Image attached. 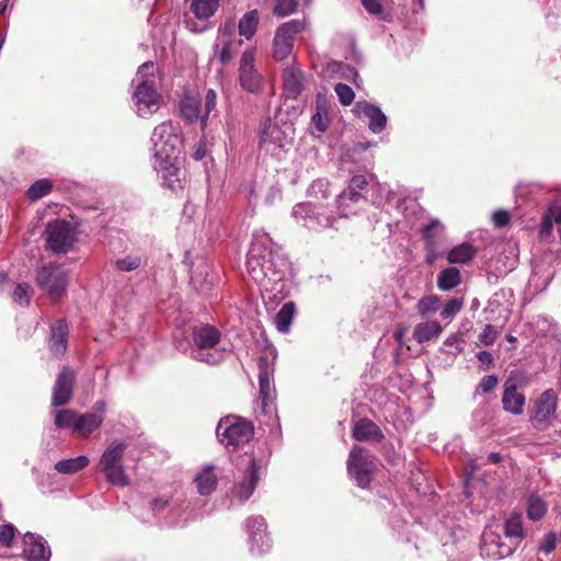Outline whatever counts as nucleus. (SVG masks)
<instances>
[{
	"mask_svg": "<svg viewBox=\"0 0 561 561\" xmlns=\"http://www.w3.org/2000/svg\"><path fill=\"white\" fill-rule=\"evenodd\" d=\"M273 241L264 231H255L247 259V273L262 295L282 291L284 273L274 260Z\"/></svg>",
	"mask_w": 561,
	"mask_h": 561,
	"instance_id": "1",
	"label": "nucleus"
},
{
	"mask_svg": "<svg viewBox=\"0 0 561 561\" xmlns=\"http://www.w3.org/2000/svg\"><path fill=\"white\" fill-rule=\"evenodd\" d=\"M221 333L213 325L201 324L194 327L191 341L178 344V350L191 358L217 365L226 357V348L220 345Z\"/></svg>",
	"mask_w": 561,
	"mask_h": 561,
	"instance_id": "2",
	"label": "nucleus"
},
{
	"mask_svg": "<svg viewBox=\"0 0 561 561\" xmlns=\"http://www.w3.org/2000/svg\"><path fill=\"white\" fill-rule=\"evenodd\" d=\"M153 169L162 184L171 191L182 187L183 150L182 142H154Z\"/></svg>",
	"mask_w": 561,
	"mask_h": 561,
	"instance_id": "3",
	"label": "nucleus"
},
{
	"mask_svg": "<svg viewBox=\"0 0 561 561\" xmlns=\"http://www.w3.org/2000/svg\"><path fill=\"white\" fill-rule=\"evenodd\" d=\"M371 190L376 191V196H371L370 201L375 205H381L388 199V190L379 184H373ZM369 182L365 175H354L350 182L347 188L341 192L335 199V207L340 210V216H350L354 214V204L362 201L369 199Z\"/></svg>",
	"mask_w": 561,
	"mask_h": 561,
	"instance_id": "4",
	"label": "nucleus"
},
{
	"mask_svg": "<svg viewBox=\"0 0 561 561\" xmlns=\"http://www.w3.org/2000/svg\"><path fill=\"white\" fill-rule=\"evenodd\" d=\"M291 216L298 224L311 231L334 228L340 216V210L335 204L324 205L316 202H302L293 207Z\"/></svg>",
	"mask_w": 561,
	"mask_h": 561,
	"instance_id": "5",
	"label": "nucleus"
},
{
	"mask_svg": "<svg viewBox=\"0 0 561 561\" xmlns=\"http://www.w3.org/2000/svg\"><path fill=\"white\" fill-rule=\"evenodd\" d=\"M126 448L127 446L122 442L111 443L102 453L96 466L108 483L122 488L130 484V479L123 465Z\"/></svg>",
	"mask_w": 561,
	"mask_h": 561,
	"instance_id": "6",
	"label": "nucleus"
},
{
	"mask_svg": "<svg viewBox=\"0 0 561 561\" xmlns=\"http://www.w3.org/2000/svg\"><path fill=\"white\" fill-rule=\"evenodd\" d=\"M216 434L219 442L227 448H238L251 440L254 435V427L242 417L228 415L218 422Z\"/></svg>",
	"mask_w": 561,
	"mask_h": 561,
	"instance_id": "7",
	"label": "nucleus"
},
{
	"mask_svg": "<svg viewBox=\"0 0 561 561\" xmlns=\"http://www.w3.org/2000/svg\"><path fill=\"white\" fill-rule=\"evenodd\" d=\"M259 366V386L260 394L256 403L257 409L265 415H272L275 412L276 391L274 386V363L267 356H260Z\"/></svg>",
	"mask_w": 561,
	"mask_h": 561,
	"instance_id": "8",
	"label": "nucleus"
},
{
	"mask_svg": "<svg viewBox=\"0 0 561 561\" xmlns=\"http://www.w3.org/2000/svg\"><path fill=\"white\" fill-rule=\"evenodd\" d=\"M36 283L53 300H58L66 293L68 273L60 265H44L37 270Z\"/></svg>",
	"mask_w": 561,
	"mask_h": 561,
	"instance_id": "9",
	"label": "nucleus"
},
{
	"mask_svg": "<svg viewBox=\"0 0 561 561\" xmlns=\"http://www.w3.org/2000/svg\"><path fill=\"white\" fill-rule=\"evenodd\" d=\"M375 469V457L365 453L362 447L354 446L347 459V471L359 488L369 485Z\"/></svg>",
	"mask_w": 561,
	"mask_h": 561,
	"instance_id": "10",
	"label": "nucleus"
},
{
	"mask_svg": "<svg viewBox=\"0 0 561 561\" xmlns=\"http://www.w3.org/2000/svg\"><path fill=\"white\" fill-rule=\"evenodd\" d=\"M304 30L305 22L297 19L278 26L273 39V57L276 60L287 58L293 51L295 36Z\"/></svg>",
	"mask_w": 561,
	"mask_h": 561,
	"instance_id": "11",
	"label": "nucleus"
},
{
	"mask_svg": "<svg viewBox=\"0 0 561 561\" xmlns=\"http://www.w3.org/2000/svg\"><path fill=\"white\" fill-rule=\"evenodd\" d=\"M45 236L47 248L57 254L67 253L76 239L75 229L65 220L49 222Z\"/></svg>",
	"mask_w": 561,
	"mask_h": 561,
	"instance_id": "12",
	"label": "nucleus"
},
{
	"mask_svg": "<svg viewBox=\"0 0 561 561\" xmlns=\"http://www.w3.org/2000/svg\"><path fill=\"white\" fill-rule=\"evenodd\" d=\"M259 480L260 468L256 466L254 458L249 456L242 477L234 482L230 491L231 504L245 502L253 494Z\"/></svg>",
	"mask_w": 561,
	"mask_h": 561,
	"instance_id": "13",
	"label": "nucleus"
},
{
	"mask_svg": "<svg viewBox=\"0 0 561 561\" xmlns=\"http://www.w3.org/2000/svg\"><path fill=\"white\" fill-rule=\"evenodd\" d=\"M133 100L139 116L146 117L154 113L161 101V96L156 89V82L153 80H142L138 83Z\"/></svg>",
	"mask_w": 561,
	"mask_h": 561,
	"instance_id": "14",
	"label": "nucleus"
},
{
	"mask_svg": "<svg viewBox=\"0 0 561 561\" xmlns=\"http://www.w3.org/2000/svg\"><path fill=\"white\" fill-rule=\"evenodd\" d=\"M514 542H506L500 534L486 528L482 534L480 553L483 558L500 560L511 556L515 550Z\"/></svg>",
	"mask_w": 561,
	"mask_h": 561,
	"instance_id": "15",
	"label": "nucleus"
},
{
	"mask_svg": "<svg viewBox=\"0 0 561 561\" xmlns=\"http://www.w3.org/2000/svg\"><path fill=\"white\" fill-rule=\"evenodd\" d=\"M255 50H245L240 59L239 81L242 89L256 93L262 88V76L255 69Z\"/></svg>",
	"mask_w": 561,
	"mask_h": 561,
	"instance_id": "16",
	"label": "nucleus"
},
{
	"mask_svg": "<svg viewBox=\"0 0 561 561\" xmlns=\"http://www.w3.org/2000/svg\"><path fill=\"white\" fill-rule=\"evenodd\" d=\"M249 535L250 551L252 554H263L271 548V539L266 534V524L263 517H250L245 522Z\"/></svg>",
	"mask_w": 561,
	"mask_h": 561,
	"instance_id": "17",
	"label": "nucleus"
},
{
	"mask_svg": "<svg viewBox=\"0 0 561 561\" xmlns=\"http://www.w3.org/2000/svg\"><path fill=\"white\" fill-rule=\"evenodd\" d=\"M558 396L552 389L546 390L535 402V410L531 416V422L536 427L541 426L550 417H552L557 410Z\"/></svg>",
	"mask_w": 561,
	"mask_h": 561,
	"instance_id": "18",
	"label": "nucleus"
},
{
	"mask_svg": "<svg viewBox=\"0 0 561 561\" xmlns=\"http://www.w3.org/2000/svg\"><path fill=\"white\" fill-rule=\"evenodd\" d=\"M73 383V370L69 367H64L55 382L51 404L58 407L68 403L72 396Z\"/></svg>",
	"mask_w": 561,
	"mask_h": 561,
	"instance_id": "19",
	"label": "nucleus"
},
{
	"mask_svg": "<svg viewBox=\"0 0 561 561\" xmlns=\"http://www.w3.org/2000/svg\"><path fill=\"white\" fill-rule=\"evenodd\" d=\"M23 556L27 561H48L50 549L42 537L27 533L24 536Z\"/></svg>",
	"mask_w": 561,
	"mask_h": 561,
	"instance_id": "20",
	"label": "nucleus"
},
{
	"mask_svg": "<svg viewBox=\"0 0 561 561\" xmlns=\"http://www.w3.org/2000/svg\"><path fill=\"white\" fill-rule=\"evenodd\" d=\"M370 142H352L351 147L344 148L341 156V164L353 163L357 169H368L371 165L366 152Z\"/></svg>",
	"mask_w": 561,
	"mask_h": 561,
	"instance_id": "21",
	"label": "nucleus"
},
{
	"mask_svg": "<svg viewBox=\"0 0 561 561\" xmlns=\"http://www.w3.org/2000/svg\"><path fill=\"white\" fill-rule=\"evenodd\" d=\"M305 87V76L300 68L290 66L284 69L283 88L287 98L297 99Z\"/></svg>",
	"mask_w": 561,
	"mask_h": 561,
	"instance_id": "22",
	"label": "nucleus"
},
{
	"mask_svg": "<svg viewBox=\"0 0 561 561\" xmlns=\"http://www.w3.org/2000/svg\"><path fill=\"white\" fill-rule=\"evenodd\" d=\"M194 483L201 495L206 496L211 494L218 484L215 467L211 465L201 467L195 474Z\"/></svg>",
	"mask_w": 561,
	"mask_h": 561,
	"instance_id": "23",
	"label": "nucleus"
},
{
	"mask_svg": "<svg viewBox=\"0 0 561 561\" xmlns=\"http://www.w3.org/2000/svg\"><path fill=\"white\" fill-rule=\"evenodd\" d=\"M68 325L64 320L55 321L50 327L49 350L55 356H61L67 350Z\"/></svg>",
	"mask_w": 561,
	"mask_h": 561,
	"instance_id": "24",
	"label": "nucleus"
},
{
	"mask_svg": "<svg viewBox=\"0 0 561 561\" xmlns=\"http://www.w3.org/2000/svg\"><path fill=\"white\" fill-rule=\"evenodd\" d=\"M502 403L506 412L519 415L524 411L525 396L517 390L515 383L507 381L504 386Z\"/></svg>",
	"mask_w": 561,
	"mask_h": 561,
	"instance_id": "25",
	"label": "nucleus"
},
{
	"mask_svg": "<svg viewBox=\"0 0 561 561\" xmlns=\"http://www.w3.org/2000/svg\"><path fill=\"white\" fill-rule=\"evenodd\" d=\"M353 436L359 442H379L383 438L380 428L368 419H360L355 423L353 427Z\"/></svg>",
	"mask_w": 561,
	"mask_h": 561,
	"instance_id": "26",
	"label": "nucleus"
},
{
	"mask_svg": "<svg viewBox=\"0 0 561 561\" xmlns=\"http://www.w3.org/2000/svg\"><path fill=\"white\" fill-rule=\"evenodd\" d=\"M103 416L96 413L77 414L75 432L83 438H88L103 422Z\"/></svg>",
	"mask_w": 561,
	"mask_h": 561,
	"instance_id": "27",
	"label": "nucleus"
},
{
	"mask_svg": "<svg viewBox=\"0 0 561 561\" xmlns=\"http://www.w3.org/2000/svg\"><path fill=\"white\" fill-rule=\"evenodd\" d=\"M191 280L202 295H210L215 277L209 273V266L206 263H202L192 271Z\"/></svg>",
	"mask_w": 561,
	"mask_h": 561,
	"instance_id": "28",
	"label": "nucleus"
},
{
	"mask_svg": "<svg viewBox=\"0 0 561 561\" xmlns=\"http://www.w3.org/2000/svg\"><path fill=\"white\" fill-rule=\"evenodd\" d=\"M360 112L368 118V126L375 134L382 131L387 125V116L376 105L364 103L359 105Z\"/></svg>",
	"mask_w": 561,
	"mask_h": 561,
	"instance_id": "29",
	"label": "nucleus"
},
{
	"mask_svg": "<svg viewBox=\"0 0 561 561\" xmlns=\"http://www.w3.org/2000/svg\"><path fill=\"white\" fill-rule=\"evenodd\" d=\"M180 110L183 117L188 122L201 121L205 125L204 116L201 111V100L194 95L185 94L180 101Z\"/></svg>",
	"mask_w": 561,
	"mask_h": 561,
	"instance_id": "30",
	"label": "nucleus"
},
{
	"mask_svg": "<svg viewBox=\"0 0 561 561\" xmlns=\"http://www.w3.org/2000/svg\"><path fill=\"white\" fill-rule=\"evenodd\" d=\"M548 512V503L538 493H531L526 500V513L528 519L533 522L540 520Z\"/></svg>",
	"mask_w": 561,
	"mask_h": 561,
	"instance_id": "31",
	"label": "nucleus"
},
{
	"mask_svg": "<svg viewBox=\"0 0 561 561\" xmlns=\"http://www.w3.org/2000/svg\"><path fill=\"white\" fill-rule=\"evenodd\" d=\"M443 331L442 325L437 321H426L415 325L413 337L419 343H425L433 339H437Z\"/></svg>",
	"mask_w": 561,
	"mask_h": 561,
	"instance_id": "32",
	"label": "nucleus"
},
{
	"mask_svg": "<svg viewBox=\"0 0 561 561\" xmlns=\"http://www.w3.org/2000/svg\"><path fill=\"white\" fill-rule=\"evenodd\" d=\"M477 251L468 242L454 247L447 252L446 259L450 264H467L473 260Z\"/></svg>",
	"mask_w": 561,
	"mask_h": 561,
	"instance_id": "33",
	"label": "nucleus"
},
{
	"mask_svg": "<svg viewBox=\"0 0 561 561\" xmlns=\"http://www.w3.org/2000/svg\"><path fill=\"white\" fill-rule=\"evenodd\" d=\"M504 535L508 542H514L515 548L524 536L520 514L511 515L504 524Z\"/></svg>",
	"mask_w": 561,
	"mask_h": 561,
	"instance_id": "34",
	"label": "nucleus"
},
{
	"mask_svg": "<svg viewBox=\"0 0 561 561\" xmlns=\"http://www.w3.org/2000/svg\"><path fill=\"white\" fill-rule=\"evenodd\" d=\"M461 283V273L457 267H446L437 275V287L443 291H449Z\"/></svg>",
	"mask_w": 561,
	"mask_h": 561,
	"instance_id": "35",
	"label": "nucleus"
},
{
	"mask_svg": "<svg viewBox=\"0 0 561 561\" xmlns=\"http://www.w3.org/2000/svg\"><path fill=\"white\" fill-rule=\"evenodd\" d=\"M89 463L90 459L87 456L81 455L76 458L57 461L55 463V470L62 474H73L87 468Z\"/></svg>",
	"mask_w": 561,
	"mask_h": 561,
	"instance_id": "36",
	"label": "nucleus"
},
{
	"mask_svg": "<svg viewBox=\"0 0 561 561\" xmlns=\"http://www.w3.org/2000/svg\"><path fill=\"white\" fill-rule=\"evenodd\" d=\"M296 313V306L294 302H286L274 318V324L278 332L286 334L290 330L293 319Z\"/></svg>",
	"mask_w": 561,
	"mask_h": 561,
	"instance_id": "37",
	"label": "nucleus"
},
{
	"mask_svg": "<svg viewBox=\"0 0 561 561\" xmlns=\"http://www.w3.org/2000/svg\"><path fill=\"white\" fill-rule=\"evenodd\" d=\"M260 21V14L256 9L245 12L239 21L238 30L241 36L250 39L254 36Z\"/></svg>",
	"mask_w": 561,
	"mask_h": 561,
	"instance_id": "38",
	"label": "nucleus"
},
{
	"mask_svg": "<svg viewBox=\"0 0 561 561\" xmlns=\"http://www.w3.org/2000/svg\"><path fill=\"white\" fill-rule=\"evenodd\" d=\"M220 0H193L191 11L199 20H206L215 14L219 8Z\"/></svg>",
	"mask_w": 561,
	"mask_h": 561,
	"instance_id": "39",
	"label": "nucleus"
},
{
	"mask_svg": "<svg viewBox=\"0 0 561 561\" xmlns=\"http://www.w3.org/2000/svg\"><path fill=\"white\" fill-rule=\"evenodd\" d=\"M261 140H286L288 134L282 130L271 118H266L261 125Z\"/></svg>",
	"mask_w": 561,
	"mask_h": 561,
	"instance_id": "40",
	"label": "nucleus"
},
{
	"mask_svg": "<svg viewBox=\"0 0 561 561\" xmlns=\"http://www.w3.org/2000/svg\"><path fill=\"white\" fill-rule=\"evenodd\" d=\"M53 190V184L48 179H39L35 181L26 191L27 199L34 202L46 195Z\"/></svg>",
	"mask_w": 561,
	"mask_h": 561,
	"instance_id": "41",
	"label": "nucleus"
},
{
	"mask_svg": "<svg viewBox=\"0 0 561 561\" xmlns=\"http://www.w3.org/2000/svg\"><path fill=\"white\" fill-rule=\"evenodd\" d=\"M443 231V225L438 219H432L422 227V236L425 240L426 248H435L436 238Z\"/></svg>",
	"mask_w": 561,
	"mask_h": 561,
	"instance_id": "42",
	"label": "nucleus"
},
{
	"mask_svg": "<svg viewBox=\"0 0 561 561\" xmlns=\"http://www.w3.org/2000/svg\"><path fill=\"white\" fill-rule=\"evenodd\" d=\"M327 101L320 96L317 98L316 113L312 115V124L319 131L328 128Z\"/></svg>",
	"mask_w": 561,
	"mask_h": 561,
	"instance_id": "43",
	"label": "nucleus"
},
{
	"mask_svg": "<svg viewBox=\"0 0 561 561\" xmlns=\"http://www.w3.org/2000/svg\"><path fill=\"white\" fill-rule=\"evenodd\" d=\"M144 262L142 255L139 253H129L124 257L115 261V267L121 272H133L141 266Z\"/></svg>",
	"mask_w": 561,
	"mask_h": 561,
	"instance_id": "44",
	"label": "nucleus"
},
{
	"mask_svg": "<svg viewBox=\"0 0 561 561\" xmlns=\"http://www.w3.org/2000/svg\"><path fill=\"white\" fill-rule=\"evenodd\" d=\"M180 131V127L178 124L168 121L158 125L153 130V138L157 140H171L172 138H178Z\"/></svg>",
	"mask_w": 561,
	"mask_h": 561,
	"instance_id": "45",
	"label": "nucleus"
},
{
	"mask_svg": "<svg viewBox=\"0 0 561 561\" xmlns=\"http://www.w3.org/2000/svg\"><path fill=\"white\" fill-rule=\"evenodd\" d=\"M55 425L59 428H69L72 427L75 431V425L77 421V413L72 410H57L54 413Z\"/></svg>",
	"mask_w": 561,
	"mask_h": 561,
	"instance_id": "46",
	"label": "nucleus"
},
{
	"mask_svg": "<svg viewBox=\"0 0 561 561\" xmlns=\"http://www.w3.org/2000/svg\"><path fill=\"white\" fill-rule=\"evenodd\" d=\"M439 306V299L436 296H425L421 298L416 305V310L420 316L427 317L431 313L437 311Z\"/></svg>",
	"mask_w": 561,
	"mask_h": 561,
	"instance_id": "47",
	"label": "nucleus"
},
{
	"mask_svg": "<svg viewBox=\"0 0 561 561\" xmlns=\"http://www.w3.org/2000/svg\"><path fill=\"white\" fill-rule=\"evenodd\" d=\"M32 288L26 283L18 284L12 293L13 301L22 307H26L31 300Z\"/></svg>",
	"mask_w": 561,
	"mask_h": 561,
	"instance_id": "48",
	"label": "nucleus"
},
{
	"mask_svg": "<svg viewBox=\"0 0 561 561\" xmlns=\"http://www.w3.org/2000/svg\"><path fill=\"white\" fill-rule=\"evenodd\" d=\"M297 8V0H276L273 12L277 16H287L296 12Z\"/></svg>",
	"mask_w": 561,
	"mask_h": 561,
	"instance_id": "49",
	"label": "nucleus"
},
{
	"mask_svg": "<svg viewBox=\"0 0 561 561\" xmlns=\"http://www.w3.org/2000/svg\"><path fill=\"white\" fill-rule=\"evenodd\" d=\"M308 194L316 198H327L329 194V182L323 179L313 181L308 190Z\"/></svg>",
	"mask_w": 561,
	"mask_h": 561,
	"instance_id": "50",
	"label": "nucleus"
},
{
	"mask_svg": "<svg viewBox=\"0 0 561 561\" xmlns=\"http://www.w3.org/2000/svg\"><path fill=\"white\" fill-rule=\"evenodd\" d=\"M463 307V300L461 298H451L449 299L444 308L440 311V317L443 319L453 318L457 314Z\"/></svg>",
	"mask_w": 561,
	"mask_h": 561,
	"instance_id": "51",
	"label": "nucleus"
},
{
	"mask_svg": "<svg viewBox=\"0 0 561 561\" xmlns=\"http://www.w3.org/2000/svg\"><path fill=\"white\" fill-rule=\"evenodd\" d=\"M334 91L343 105H350L354 101L355 93L353 89L346 83H336L334 87Z\"/></svg>",
	"mask_w": 561,
	"mask_h": 561,
	"instance_id": "52",
	"label": "nucleus"
},
{
	"mask_svg": "<svg viewBox=\"0 0 561 561\" xmlns=\"http://www.w3.org/2000/svg\"><path fill=\"white\" fill-rule=\"evenodd\" d=\"M499 332L495 327L486 324L481 333L478 335L477 345H492L497 339Z\"/></svg>",
	"mask_w": 561,
	"mask_h": 561,
	"instance_id": "53",
	"label": "nucleus"
},
{
	"mask_svg": "<svg viewBox=\"0 0 561 561\" xmlns=\"http://www.w3.org/2000/svg\"><path fill=\"white\" fill-rule=\"evenodd\" d=\"M499 382V379L495 375H486L482 377L479 385L476 388L474 394L478 393H488L493 390Z\"/></svg>",
	"mask_w": 561,
	"mask_h": 561,
	"instance_id": "54",
	"label": "nucleus"
},
{
	"mask_svg": "<svg viewBox=\"0 0 561 561\" xmlns=\"http://www.w3.org/2000/svg\"><path fill=\"white\" fill-rule=\"evenodd\" d=\"M444 345L448 348L446 352L457 355L463 351V340L460 335L454 334L448 336Z\"/></svg>",
	"mask_w": 561,
	"mask_h": 561,
	"instance_id": "55",
	"label": "nucleus"
},
{
	"mask_svg": "<svg viewBox=\"0 0 561 561\" xmlns=\"http://www.w3.org/2000/svg\"><path fill=\"white\" fill-rule=\"evenodd\" d=\"M217 104V93L215 90L209 89L205 95V105H204V121L206 122L209 114L216 108Z\"/></svg>",
	"mask_w": 561,
	"mask_h": 561,
	"instance_id": "56",
	"label": "nucleus"
},
{
	"mask_svg": "<svg viewBox=\"0 0 561 561\" xmlns=\"http://www.w3.org/2000/svg\"><path fill=\"white\" fill-rule=\"evenodd\" d=\"M15 534V528L12 524H5L0 526V542L7 547H10Z\"/></svg>",
	"mask_w": 561,
	"mask_h": 561,
	"instance_id": "57",
	"label": "nucleus"
},
{
	"mask_svg": "<svg viewBox=\"0 0 561 561\" xmlns=\"http://www.w3.org/2000/svg\"><path fill=\"white\" fill-rule=\"evenodd\" d=\"M554 221V216L550 213V207L548 208L547 214L542 218L541 226H540V236L542 238L550 234L552 226Z\"/></svg>",
	"mask_w": 561,
	"mask_h": 561,
	"instance_id": "58",
	"label": "nucleus"
},
{
	"mask_svg": "<svg viewBox=\"0 0 561 561\" xmlns=\"http://www.w3.org/2000/svg\"><path fill=\"white\" fill-rule=\"evenodd\" d=\"M557 537L553 533L547 534L541 542H540V550L545 552L546 554H549L552 552L556 548Z\"/></svg>",
	"mask_w": 561,
	"mask_h": 561,
	"instance_id": "59",
	"label": "nucleus"
},
{
	"mask_svg": "<svg viewBox=\"0 0 561 561\" xmlns=\"http://www.w3.org/2000/svg\"><path fill=\"white\" fill-rule=\"evenodd\" d=\"M362 4L370 14L378 15L383 10V7L379 0H362Z\"/></svg>",
	"mask_w": 561,
	"mask_h": 561,
	"instance_id": "60",
	"label": "nucleus"
},
{
	"mask_svg": "<svg viewBox=\"0 0 561 561\" xmlns=\"http://www.w3.org/2000/svg\"><path fill=\"white\" fill-rule=\"evenodd\" d=\"M218 58L222 65H227L232 59L231 41L227 39L219 51Z\"/></svg>",
	"mask_w": 561,
	"mask_h": 561,
	"instance_id": "61",
	"label": "nucleus"
},
{
	"mask_svg": "<svg viewBox=\"0 0 561 561\" xmlns=\"http://www.w3.org/2000/svg\"><path fill=\"white\" fill-rule=\"evenodd\" d=\"M510 216L505 210H496L493 214V222L496 227H504L508 224Z\"/></svg>",
	"mask_w": 561,
	"mask_h": 561,
	"instance_id": "62",
	"label": "nucleus"
},
{
	"mask_svg": "<svg viewBox=\"0 0 561 561\" xmlns=\"http://www.w3.org/2000/svg\"><path fill=\"white\" fill-rule=\"evenodd\" d=\"M478 360L485 366L484 369H488L489 366L493 362V355L489 351H480L477 353Z\"/></svg>",
	"mask_w": 561,
	"mask_h": 561,
	"instance_id": "63",
	"label": "nucleus"
},
{
	"mask_svg": "<svg viewBox=\"0 0 561 561\" xmlns=\"http://www.w3.org/2000/svg\"><path fill=\"white\" fill-rule=\"evenodd\" d=\"M208 152L207 142H198L194 152L193 158L198 161L206 157Z\"/></svg>",
	"mask_w": 561,
	"mask_h": 561,
	"instance_id": "64",
	"label": "nucleus"
}]
</instances>
